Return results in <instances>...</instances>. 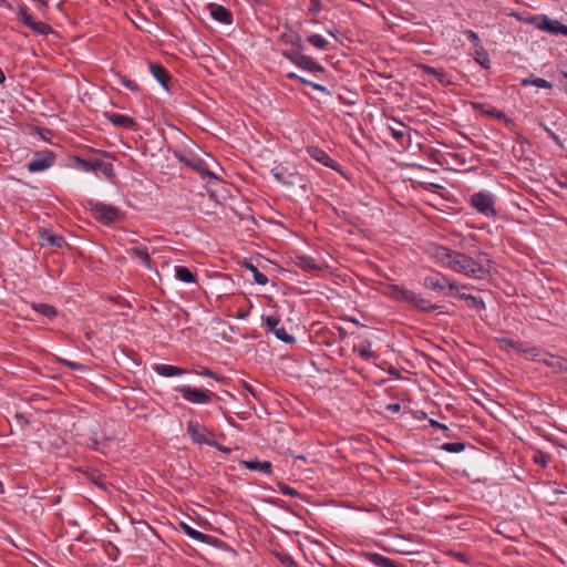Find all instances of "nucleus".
<instances>
[{
    "mask_svg": "<svg viewBox=\"0 0 567 567\" xmlns=\"http://www.w3.org/2000/svg\"><path fill=\"white\" fill-rule=\"evenodd\" d=\"M431 255L441 266L470 278L484 279L491 274L492 260L482 251L468 256L443 246H434Z\"/></svg>",
    "mask_w": 567,
    "mask_h": 567,
    "instance_id": "f257e3e1",
    "label": "nucleus"
},
{
    "mask_svg": "<svg viewBox=\"0 0 567 567\" xmlns=\"http://www.w3.org/2000/svg\"><path fill=\"white\" fill-rule=\"evenodd\" d=\"M187 434L190 436L192 441L196 444H206L221 452H229L228 449L223 447L215 441V435L212 431H209L206 426L199 424L196 421H188L186 425Z\"/></svg>",
    "mask_w": 567,
    "mask_h": 567,
    "instance_id": "f03ea898",
    "label": "nucleus"
},
{
    "mask_svg": "<svg viewBox=\"0 0 567 567\" xmlns=\"http://www.w3.org/2000/svg\"><path fill=\"white\" fill-rule=\"evenodd\" d=\"M471 207H473L477 213L484 215L485 217H495L497 212L495 208L496 197L493 193L486 189H482L477 193H474L468 200Z\"/></svg>",
    "mask_w": 567,
    "mask_h": 567,
    "instance_id": "7ed1b4c3",
    "label": "nucleus"
},
{
    "mask_svg": "<svg viewBox=\"0 0 567 567\" xmlns=\"http://www.w3.org/2000/svg\"><path fill=\"white\" fill-rule=\"evenodd\" d=\"M424 287L434 291L450 290L451 295L455 291L465 289V286H460L456 281L451 280L449 277L441 272H432L424 278Z\"/></svg>",
    "mask_w": 567,
    "mask_h": 567,
    "instance_id": "20e7f679",
    "label": "nucleus"
},
{
    "mask_svg": "<svg viewBox=\"0 0 567 567\" xmlns=\"http://www.w3.org/2000/svg\"><path fill=\"white\" fill-rule=\"evenodd\" d=\"M176 390L185 401L193 404H209L214 396V393L209 390L193 388L186 384L178 385Z\"/></svg>",
    "mask_w": 567,
    "mask_h": 567,
    "instance_id": "39448f33",
    "label": "nucleus"
},
{
    "mask_svg": "<svg viewBox=\"0 0 567 567\" xmlns=\"http://www.w3.org/2000/svg\"><path fill=\"white\" fill-rule=\"evenodd\" d=\"M54 162L55 156L51 151L38 152L28 162L27 168L31 173H40L53 166Z\"/></svg>",
    "mask_w": 567,
    "mask_h": 567,
    "instance_id": "423d86ee",
    "label": "nucleus"
},
{
    "mask_svg": "<svg viewBox=\"0 0 567 567\" xmlns=\"http://www.w3.org/2000/svg\"><path fill=\"white\" fill-rule=\"evenodd\" d=\"M92 210L95 217L106 225L121 218V210L113 205L94 203L92 204Z\"/></svg>",
    "mask_w": 567,
    "mask_h": 567,
    "instance_id": "0eeeda50",
    "label": "nucleus"
},
{
    "mask_svg": "<svg viewBox=\"0 0 567 567\" xmlns=\"http://www.w3.org/2000/svg\"><path fill=\"white\" fill-rule=\"evenodd\" d=\"M307 153L316 162L333 171H338L339 164L332 159L326 151L319 148L318 146H309L307 148Z\"/></svg>",
    "mask_w": 567,
    "mask_h": 567,
    "instance_id": "6e6552de",
    "label": "nucleus"
},
{
    "mask_svg": "<svg viewBox=\"0 0 567 567\" xmlns=\"http://www.w3.org/2000/svg\"><path fill=\"white\" fill-rule=\"evenodd\" d=\"M405 303L414 307L417 310L425 312H432L437 308L435 305L431 303L430 300L423 298L421 295H417L413 291H410L409 298Z\"/></svg>",
    "mask_w": 567,
    "mask_h": 567,
    "instance_id": "1a4fd4ad",
    "label": "nucleus"
},
{
    "mask_svg": "<svg viewBox=\"0 0 567 567\" xmlns=\"http://www.w3.org/2000/svg\"><path fill=\"white\" fill-rule=\"evenodd\" d=\"M362 557L375 567H400L394 560L372 551H364Z\"/></svg>",
    "mask_w": 567,
    "mask_h": 567,
    "instance_id": "9d476101",
    "label": "nucleus"
},
{
    "mask_svg": "<svg viewBox=\"0 0 567 567\" xmlns=\"http://www.w3.org/2000/svg\"><path fill=\"white\" fill-rule=\"evenodd\" d=\"M104 117L112 123L114 126L132 128L135 125L134 118L114 112H105Z\"/></svg>",
    "mask_w": 567,
    "mask_h": 567,
    "instance_id": "9b49d317",
    "label": "nucleus"
},
{
    "mask_svg": "<svg viewBox=\"0 0 567 567\" xmlns=\"http://www.w3.org/2000/svg\"><path fill=\"white\" fill-rule=\"evenodd\" d=\"M153 369L158 375L164 378L179 377L186 373V370L179 367L165 363L155 364Z\"/></svg>",
    "mask_w": 567,
    "mask_h": 567,
    "instance_id": "f8f14e48",
    "label": "nucleus"
},
{
    "mask_svg": "<svg viewBox=\"0 0 567 567\" xmlns=\"http://www.w3.org/2000/svg\"><path fill=\"white\" fill-rule=\"evenodd\" d=\"M539 28L553 34L567 35V25H564L556 20L548 19L547 17L543 18L542 22L539 23Z\"/></svg>",
    "mask_w": 567,
    "mask_h": 567,
    "instance_id": "ddd939ff",
    "label": "nucleus"
},
{
    "mask_svg": "<svg viewBox=\"0 0 567 567\" xmlns=\"http://www.w3.org/2000/svg\"><path fill=\"white\" fill-rule=\"evenodd\" d=\"M150 72L158 81V83L167 91L169 80V74L167 73V71L159 64L150 63Z\"/></svg>",
    "mask_w": 567,
    "mask_h": 567,
    "instance_id": "4468645a",
    "label": "nucleus"
},
{
    "mask_svg": "<svg viewBox=\"0 0 567 567\" xmlns=\"http://www.w3.org/2000/svg\"><path fill=\"white\" fill-rule=\"evenodd\" d=\"M411 290L398 285H390L386 287L385 295L393 300L406 302Z\"/></svg>",
    "mask_w": 567,
    "mask_h": 567,
    "instance_id": "2eb2a0df",
    "label": "nucleus"
},
{
    "mask_svg": "<svg viewBox=\"0 0 567 567\" xmlns=\"http://www.w3.org/2000/svg\"><path fill=\"white\" fill-rule=\"evenodd\" d=\"M297 66L312 73L323 71V68L318 62H316L311 56L305 54H302V56H298Z\"/></svg>",
    "mask_w": 567,
    "mask_h": 567,
    "instance_id": "dca6fc26",
    "label": "nucleus"
},
{
    "mask_svg": "<svg viewBox=\"0 0 567 567\" xmlns=\"http://www.w3.org/2000/svg\"><path fill=\"white\" fill-rule=\"evenodd\" d=\"M296 265L305 271H315L320 269V265L317 260L310 256H298L296 258Z\"/></svg>",
    "mask_w": 567,
    "mask_h": 567,
    "instance_id": "f3484780",
    "label": "nucleus"
},
{
    "mask_svg": "<svg viewBox=\"0 0 567 567\" xmlns=\"http://www.w3.org/2000/svg\"><path fill=\"white\" fill-rule=\"evenodd\" d=\"M210 16H212V18L214 20H216L218 22H221V23H225V24H230L231 23V14L223 6L214 7L212 9V11H210Z\"/></svg>",
    "mask_w": 567,
    "mask_h": 567,
    "instance_id": "a211bd4d",
    "label": "nucleus"
},
{
    "mask_svg": "<svg viewBox=\"0 0 567 567\" xmlns=\"http://www.w3.org/2000/svg\"><path fill=\"white\" fill-rule=\"evenodd\" d=\"M76 163L79 167L85 172H95L97 169H102L103 172H106L107 167L106 165L101 161H85L82 158H76Z\"/></svg>",
    "mask_w": 567,
    "mask_h": 567,
    "instance_id": "6ab92c4d",
    "label": "nucleus"
},
{
    "mask_svg": "<svg viewBox=\"0 0 567 567\" xmlns=\"http://www.w3.org/2000/svg\"><path fill=\"white\" fill-rule=\"evenodd\" d=\"M181 528L192 539L197 540L199 543H205V544L208 543L209 536H207V535L200 533L199 530L193 528L188 524L182 523L181 524Z\"/></svg>",
    "mask_w": 567,
    "mask_h": 567,
    "instance_id": "aec40b11",
    "label": "nucleus"
},
{
    "mask_svg": "<svg viewBox=\"0 0 567 567\" xmlns=\"http://www.w3.org/2000/svg\"><path fill=\"white\" fill-rule=\"evenodd\" d=\"M175 277L185 284H193L196 281L194 274L184 266H176L174 268Z\"/></svg>",
    "mask_w": 567,
    "mask_h": 567,
    "instance_id": "412c9836",
    "label": "nucleus"
},
{
    "mask_svg": "<svg viewBox=\"0 0 567 567\" xmlns=\"http://www.w3.org/2000/svg\"><path fill=\"white\" fill-rule=\"evenodd\" d=\"M454 295L458 296L461 299L465 300L467 302V306L471 308H474V309H484L485 308L484 301L478 297L461 292V290L455 291Z\"/></svg>",
    "mask_w": 567,
    "mask_h": 567,
    "instance_id": "4be33fe9",
    "label": "nucleus"
},
{
    "mask_svg": "<svg viewBox=\"0 0 567 567\" xmlns=\"http://www.w3.org/2000/svg\"><path fill=\"white\" fill-rule=\"evenodd\" d=\"M421 68L424 73L434 76L441 84L449 85L451 83V81L447 79L446 74L443 71L426 64L422 65Z\"/></svg>",
    "mask_w": 567,
    "mask_h": 567,
    "instance_id": "5701e85b",
    "label": "nucleus"
},
{
    "mask_svg": "<svg viewBox=\"0 0 567 567\" xmlns=\"http://www.w3.org/2000/svg\"><path fill=\"white\" fill-rule=\"evenodd\" d=\"M272 176L280 183L286 185H292L293 184V174H290L287 172L284 167H275L271 171Z\"/></svg>",
    "mask_w": 567,
    "mask_h": 567,
    "instance_id": "b1692460",
    "label": "nucleus"
},
{
    "mask_svg": "<svg viewBox=\"0 0 567 567\" xmlns=\"http://www.w3.org/2000/svg\"><path fill=\"white\" fill-rule=\"evenodd\" d=\"M244 465L251 471H259L264 474L271 473V463L270 462H259V461H245Z\"/></svg>",
    "mask_w": 567,
    "mask_h": 567,
    "instance_id": "393cba45",
    "label": "nucleus"
},
{
    "mask_svg": "<svg viewBox=\"0 0 567 567\" xmlns=\"http://www.w3.org/2000/svg\"><path fill=\"white\" fill-rule=\"evenodd\" d=\"M388 131L394 140L400 141L406 135L408 127L402 122L395 120L394 125H388Z\"/></svg>",
    "mask_w": 567,
    "mask_h": 567,
    "instance_id": "a878e982",
    "label": "nucleus"
},
{
    "mask_svg": "<svg viewBox=\"0 0 567 567\" xmlns=\"http://www.w3.org/2000/svg\"><path fill=\"white\" fill-rule=\"evenodd\" d=\"M522 85L523 86L534 85L539 89H550L551 87V84L547 80L540 79V78H534V76L523 79Z\"/></svg>",
    "mask_w": 567,
    "mask_h": 567,
    "instance_id": "bb28decb",
    "label": "nucleus"
},
{
    "mask_svg": "<svg viewBox=\"0 0 567 567\" xmlns=\"http://www.w3.org/2000/svg\"><path fill=\"white\" fill-rule=\"evenodd\" d=\"M131 252L137 257L146 267L150 266V254L147 251V248L144 246H135L131 249Z\"/></svg>",
    "mask_w": 567,
    "mask_h": 567,
    "instance_id": "cd10ccee",
    "label": "nucleus"
},
{
    "mask_svg": "<svg viewBox=\"0 0 567 567\" xmlns=\"http://www.w3.org/2000/svg\"><path fill=\"white\" fill-rule=\"evenodd\" d=\"M32 308L37 312H39V313H41V315H43V316H45L48 318H52V317H54L56 315L55 309L52 306L47 305V303H34L32 306Z\"/></svg>",
    "mask_w": 567,
    "mask_h": 567,
    "instance_id": "c85d7f7f",
    "label": "nucleus"
},
{
    "mask_svg": "<svg viewBox=\"0 0 567 567\" xmlns=\"http://www.w3.org/2000/svg\"><path fill=\"white\" fill-rule=\"evenodd\" d=\"M308 42L317 49L326 50L328 47V41L320 34H311L308 37Z\"/></svg>",
    "mask_w": 567,
    "mask_h": 567,
    "instance_id": "c756f323",
    "label": "nucleus"
},
{
    "mask_svg": "<svg viewBox=\"0 0 567 567\" xmlns=\"http://www.w3.org/2000/svg\"><path fill=\"white\" fill-rule=\"evenodd\" d=\"M42 239V245H48L50 247H61L63 244V238L58 235L44 234Z\"/></svg>",
    "mask_w": 567,
    "mask_h": 567,
    "instance_id": "7c9ffc66",
    "label": "nucleus"
},
{
    "mask_svg": "<svg viewBox=\"0 0 567 567\" xmlns=\"http://www.w3.org/2000/svg\"><path fill=\"white\" fill-rule=\"evenodd\" d=\"M355 351L358 352V354L365 359V360H370L371 358L374 357L372 350H371V343L365 341V342H362L359 347L355 348Z\"/></svg>",
    "mask_w": 567,
    "mask_h": 567,
    "instance_id": "2f4dec72",
    "label": "nucleus"
},
{
    "mask_svg": "<svg viewBox=\"0 0 567 567\" xmlns=\"http://www.w3.org/2000/svg\"><path fill=\"white\" fill-rule=\"evenodd\" d=\"M280 319L276 316H268L264 318V327L270 331L275 332L276 329L279 328Z\"/></svg>",
    "mask_w": 567,
    "mask_h": 567,
    "instance_id": "473e14b6",
    "label": "nucleus"
},
{
    "mask_svg": "<svg viewBox=\"0 0 567 567\" xmlns=\"http://www.w3.org/2000/svg\"><path fill=\"white\" fill-rule=\"evenodd\" d=\"M465 449V444L462 442L444 443L442 450L449 453H461Z\"/></svg>",
    "mask_w": 567,
    "mask_h": 567,
    "instance_id": "72a5a7b5",
    "label": "nucleus"
},
{
    "mask_svg": "<svg viewBox=\"0 0 567 567\" xmlns=\"http://www.w3.org/2000/svg\"><path fill=\"white\" fill-rule=\"evenodd\" d=\"M275 334V337L285 342V343H292L295 341V338L287 332V330L282 327H279L278 329H276L275 332H272Z\"/></svg>",
    "mask_w": 567,
    "mask_h": 567,
    "instance_id": "f704fd0d",
    "label": "nucleus"
},
{
    "mask_svg": "<svg viewBox=\"0 0 567 567\" xmlns=\"http://www.w3.org/2000/svg\"><path fill=\"white\" fill-rule=\"evenodd\" d=\"M30 29L35 33L43 35L49 34L51 32V28L47 23L35 20L30 25Z\"/></svg>",
    "mask_w": 567,
    "mask_h": 567,
    "instance_id": "c9c22d12",
    "label": "nucleus"
},
{
    "mask_svg": "<svg viewBox=\"0 0 567 567\" xmlns=\"http://www.w3.org/2000/svg\"><path fill=\"white\" fill-rule=\"evenodd\" d=\"M282 40H284L286 43H290V44H292L293 47L298 48V50H301V49H302L301 38H300L298 34H295V33H291V34H284V35H282Z\"/></svg>",
    "mask_w": 567,
    "mask_h": 567,
    "instance_id": "e433bc0d",
    "label": "nucleus"
},
{
    "mask_svg": "<svg viewBox=\"0 0 567 567\" xmlns=\"http://www.w3.org/2000/svg\"><path fill=\"white\" fill-rule=\"evenodd\" d=\"M256 284L265 286L268 282V278L265 274L260 272L255 266L249 267Z\"/></svg>",
    "mask_w": 567,
    "mask_h": 567,
    "instance_id": "4c0bfd02",
    "label": "nucleus"
},
{
    "mask_svg": "<svg viewBox=\"0 0 567 567\" xmlns=\"http://www.w3.org/2000/svg\"><path fill=\"white\" fill-rule=\"evenodd\" d=\"M18 18L28 28H30L32 22H34L33 17L29 14L23 8L19 9Z\"/></svg>",
    "mask_w": 567,
    "mask_h": 567,
    "instance_id": "58836bf2",
    "label": "nucleus"
},
{
    "mask_svg": "<svg viewBox=\"0 0 567 567\" xmlns=\"http://www.w3.org/2000/svg\"><path fill=\"white\" fill-rule=\"evenodd\" d=\"M120 83H121L124 87H126L127 90H130V91L135 92V91H137V90H138V85L136 84V82H134L133 80L127 79L126 76H122V78L120 79Z\"/></svg>",
    "mask_w": 567,
    "mask_h": 567,
    "instance_id": "ea45409f",
    "label": "nucleus"
},
{
    "mask_svg": "<svg viewBox=\"0 0 567 567\" xmlns=\"http://www.w3.org/2000/svg\"><path fill=\"white\" fill-rule=\"evenodd\" d=\"M484 113L501 121L506 120V114L496 109L485 110Z\"/></svg>",
    "mask_w": 567,
    "mask_h": 567,
    "instance_id": "a19ab883",
    "label": "nucleus"
},
{
    "mask_svg": "<svg viewBox=\"0 0 567 567\" xmlns=\"http://www.w3.org/2000/svg\"><path fill=\"white\" fill-rule=\"evenodd\" d=\"M284 55L289 59L293 64H298V56H302L300 51H287Z\"/></svg>",
    "mask_w": 567,
    "mask_h": 567,
    "instance_id": "79ce46f5",
    "label": "nucleus"
},
{
    "mask_svg": "<svg viewBox=\"0 0 567 567\" xmlns=\"http://www.w3.org/2000/svg\"><path fill=\"white\" fill-rule=\"evenodd\" d=\"M284 55L289 59L293 64H298V56H302L300 51H287Z\"/></svg>",
    "mask_w": 567,
    "mask_h": 567,
    "instance_id": "37998d69",
    "label": "nucleus"
},
{
    "mask_svg": "<svg viewBox=\"0 0 567 567\" xmlns=\"http://www.w3.org/2000/svg\"><path fill=\"white\" fill-rule=\"evenodd\" d=\"M468 41H471L475 47H478L480 44V38H478V34L476 32H474L473 30H467L465 32Z\"/></svg>",
    "mask_w": 567,
    "mask_h": 567,
    "instance_id": "c03bdc74",
    "label": "nucleus"
},
{
    "mask_svg": "<svg viewBox=\"0 0 567 567\" xmlns=\"http://www.w3.org/2000/svg\"><path fill=\"white\" fill-rule=\"evenodd\" d=\"M547 460H548L547 455L543 454V453H539V454L534 456L535 463H537V464H539L542 466H546Z\"/></svg>",
    "mask_w": 567,
    "mask_h": 567,
    "instance_id": "a18cd8bd",
    "label": "nucleus"
},
{
    "mask_svg": "<svg viewBox=\"0 0 567 567\" xmlns=\"http://www.w3.org/2000/svg\"><path fill=\"white\" fill-rule=\"evenodd\" d=\"M288 78H290V79H298L300 82H302L303 84L309 85V86H310V85H311V83H312L311 81H308V80H306V79H303V78H301V76L297 75L296 73H289V74H288Z\"/></svg>",
    "mask_w": 567,
    "mask_h": 567,
    "instance_id": "49530a36",
    "label": "nucleus"
},
{
    "mask_svg": "<svg viewBox=\"0 0 567 567\" xmlns=\"http://www.w3.org/2000/svg\"><path fill=\"white\" fill-rule=\"evenodd\" d=\"M63 363L73 370L80 369L82 367L80 363L68 361V360H63Z\"/></svg>",
    "mask_w": 567,
    "mask_h": 567,
    "instance_id": "de8ad7c7",
    "label": "nucleus"
},
{
    "mask_svg": "<svg viewBox=\"0 0 567 567\" xmlns=\"http://www.w3.org/2000/svg\"><path fill=\"white\" fill-rule=\"evenodd\" d=\"M430 424L433 427L443 429V430L447 429L446 425H444V424H442V423H440V422H437V421H435L433 419L430 420Z\"/></svg>",
    "mask_w": 567,
    "mask_h": 567,
    "instance_id": "09e8293b",
    "label": "nucleus"
},
{
    "mask_svg": "<svg viewBox=\"0 0 567 567\" xmlns=\"http://www.w3.org/2000/svg\"><path fill=\"white\" fill-rule=\"evenodd\" d=\"M310 86L317 91H321V92H326V93L328 92L323 85L315 83V82H312Z\"/></svg>",
    "mask_w": 567,
    "mask_h": 567,
    "instance_id": "8fccbe9b",
    "label": "nucleus"
},
{
    "mask_svg": "<svg viewBox=\"0 0 567 567\" xmlns=\"http://www.w3.org/2000/svg\"><path fill=\"white\" fill-rule=\"evenodd\" d=\"M401 409L400 404L398 403H394V404H389L388 405V410L392 411V412H399Z\"/></svg>",
    "mask_w": 567,
    "mask_h": 567,
    "instance_id": "3c124183",
    "label": "nucleus"
},
{
    "mask_svg": "<svg viewBox=\"0 0 567 567\" xmlns=\"http://www.w3.org/2000/svg\"><path fill=\"white\" fill-rule=\"evenodd\" d=\"M199 374L203 377H209V378L214 377V373L208 369L203 370L202 372H199Z\"/></svg>",
    "mask_w": 567,
    "mask_h": 567,
    "instance_id": "603ef678",
    "label": "nucleus"
},
{
    "mask_svg": "<svg viewBox=\"0 0 567 567\" xmlns=\"http://www.w3.org/2000/svg\"><path fill=\"white\" fill-rule=\"evenodd\" d=\"M0 7H6L8 9H12V6L9 3L8 0H0Z\"/></svg>",
    "mask_w": 567,
    "mask_h": 567,
    "instance_id": "864d4df0",
    "label": "nucleus"
},
{
    "mask_svg": "<svg viewBox=\"0 0 567 567\" xmlns=\"http://www.w3.org/2000/svg\"><path fill=\"white\" fill-rule=\"evenodd\" d=\"M4 81H6V75H4L2 69L0 68V84H2Z\"/></svg>",
    "mask_w": 567,
    "mask_h": 567,
    "instance_id": "5fc2aeb1",
    "label": "nucleus"
},
{
    "mask_svg": "<svg viewBox=\"0 0 567 567\" xmlns=\"http://www.w3.org/2000/svg\"><path fill=\"white\" fill-rule=\"evenodd\" d=\"M284 493H285L286 495H293V491H292V488H290V487L285 488V489H284Z\"/></svg>",
    "mask_w": 567,
    "mask_h": 567,
    "instance_id": "6e6d98bb",
    "label": "nucleus"
},
{
    "mask_svg": "<svg viewBox=\"0 0 567 567\" xmlns=\"http://www.w3.org/2000/svg\"><path fill=\"white\" fill-rule=\"evenodd\" d=\"M327 32H328L330 35L336 37V32H334V31H332V30H328Z\"/></svg>",
    "mask_w": 567,
    "mask_h": 567,
    "instance_id": "4d7b16f0",
    "label": "nucleus"
},
{
    "mask_svg": "<svg viewBox=\"0 0 567 567\" xmlns=\"http://www.w3.org/2000/svg\"><path fill=\"white\" fill-rule=\"evenodd\" d=\"M290 567H299L293 560L290 561Z\"/></svg>",
    "mask_w": 567,
    "mask_h": 567,
    "instance_id": "13d9d810",
    "label": "nucleus"
}]
</instances>
